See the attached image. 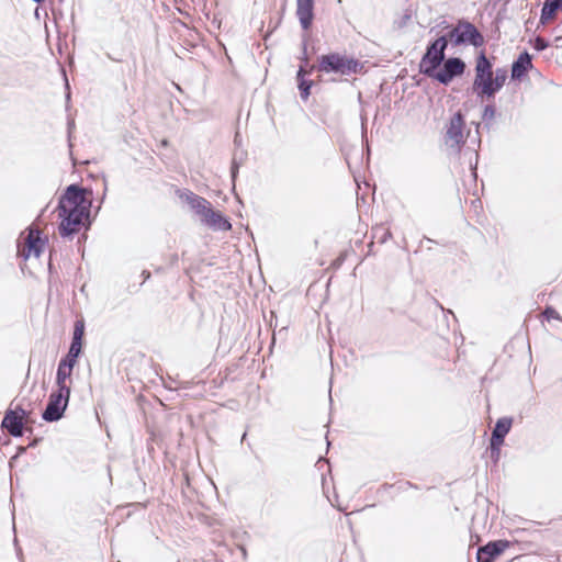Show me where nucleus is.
Masks as SVG:
<instances>
[{"instance_id":"obj_26","label":"nucleus","mask_w":562,"mask_h":562,"mask_svg":"<svg viewBox=\"0 0 562 562\" xmlns=\"http://www.w3.org/2000/svg\"><path fill=\"white\" fill-rule=\"evenodd\" d=\"M505 436L492 432L490 446L502 447L504 443Z\"/></svg>"},{"instance_id":"obj_20","label":"nucleus","mask_w":562,"mask_h":562,"mask_svg":"<svg viewBox=\"0 0 562 562\" xmlns=\"http://www.w3.org/2000/svg\"><path fill=\"white\" fill-rule=\"evenodd\" d=\"M495 92L499 91L507 79V70L498 68L493 75Z\"/></svg>"},{"instance_id":"obj_1","label":"nucleus","mask_w":562,"mask_h":562,"mask_svg":"<svg viewBox=\"0 0 562 562\" xmlns=\"http://www.w3.org/2000/svg\"><path fill=\"white\" fill-rule=\"evenodd\" d=\"M89 204L86 201L83 190L76 184L67 188L58 203L59 234L63 237H70L78 233L83 220L89 216Z\"/></svg>"},{"instance_id":"obj_33","label":"nucleus","mask_w":562,"mask_h":562,"mask_svg":"<svg viewBox=\"0 0 562 562\" xmlns=\"http://www.w3.org/2000/svg\"><path fill=\"white\" fill-rule=\"evenodd\" d=\"M560 9L562 10V4H561Z\"/></svg>"},{"instance_id":"obj_28","label":"nucleus","mask_w":562,"mask_h":562,"mask_svg":"<svg viewBox=\"0 0 562 562\" xmlns=\"http://www.w3.org/2000/svg\"><path fill=\"white\" fill-rule=\"evenodd\" d=\"M491 449V458L496 462L501 456V447L490 446Z\"/></svg>"},{"instance_id":"obj_24","label":"nucleus","mask_w":562,"mask_h":562,"mask_svg":"<svg viewBox=\"0 0 562 562\" xmlns=\"http://www.w3.org/2000/svg\"><path fill=\"white\" fill-rule=\"evenodd\" d=\"M548 45L549 44L544 38H542L540 36L535 38L533 48L536 50H538V52L544 50L548 47Z\"/></svg>"},{"instance_id":"obj_21","label":"nucleus","mask_w":562,"mask_h":562,"mask_svg":"<svg viewBox=\"0 0 562 562\" xmlns=\"http://www.w3.org/2000/svg\"><path fill=\"white\" fill-rule=\"evenodd\" d=\"M81 348H82V341L72 339L69 350H68V353H70L71 358L79 357V355L81 352Z\"/></svg>"},{"instance_id":"obj_11","label":"nucleus","mask_w":562,"mask_h":562,"mask_svg":"<svg viewBox=\"0 0 562 562\" xmlns=\"http://www.w3.org/2000/svg\"><path fill=\"white\" fill-rule=\"evenodd\" d=\"M178 195L190 206V209L200 217L201 221L212 206L206 199L193 193L190 190L179 191Z\"/></svg>"},{"instance_id":"obj_5","label":"nucleus","mask_w":562,"mask_h":562,"mask_svg":"<svg viewBox=\"0 0 562 562\" xmlns=\"http://www.w3.org/2000/svg\"><path fill=\"white\" fill-rule=\"evenodd\" d=\"M447 41L459 46L462 44H471L474 47H480L484 43L482 34L477 29L468 21H459L458 24L447 33Z\"/></svg>"},{"instance_id":"obj_32","label":"nucleus","mask_w":562,"mask_h":562,"mask_svg":"<svg viewBox=\"0 0 562 562\" xmlns=\"http://www.w3.org/2000/svg\"><path fill=\"white\" fill-rule=\"evenodd\" d=\"M235 142L240 143V139H238V136H235Z\"/></svg>"},{"instance_id":"obj_2","label":"nucleus","mask_w":562,"mask_h":562,"mask_svg":"<svg viewBox=\"0 0 562 562\" xmlns=\"http://www.w3.org/2000/svg\"><path fill=\"white\" fill-rule=\"evenodd\" d=\"M360 67L361 66L358 60L350 58L346 55H340L338 53L322 55L318 58L317 65V69L321 72H334L340 76H349L351 74H357Z\"/></svg>"},{"instance_id":"obj_4","label":"nucleus","mask_w":562,"mask_h":562,"mask_svg":"<svg viewBox=\"0 0 562 562\" xmlns=\"http://www.w3.org/2000/svg\"><path fill=\"white\" fill-rule=\"evenodd\" d=\"M448 46L447 36H440L431 42L420 60V71L426 76H431L445 60V50Z\"/></svg>"},{"instance_id":"obj_30","label":"nucleus","mask_w":562,"mask_h":562,"mask_svg":"<svg viewBox=\"0 0 562 562\" xmlns=\"http://www.w3.org/2000/svg\"><path fill=\"white\" fill-rule=\"evenodd\" d=\"M143 276L145 277V280L150 277V273L148 271H143Z\"/></svg>"},{"instance_id":"obj_27","label":"nucleus","mask_w":562,"mask_h":562,"mask_svg":"<svg viewBox=\"0 0 562 562\" xmlns=\"http://www.w3.org/2000/svg\"><path fill=\"white\" fill-rule=\"evenodd\" d=\"M77 358L78 357L71 358L70 353H67L66 357L59 361V363H65L68 366V368L74 369L75 364L77 363Z\"/></svg>"},{"instance_id":"obj_29","label":"nucleus","mask_w":562,"mask_h":562,"mask_svg":"<svg viewBox=\"0 0 562 562\" xmlns=\"http://www.w3.org/2000/svg\"><path fill=\"white\" fill-rule=\"evenodd\" d=\"M236 172H237V166L234 162L233 167H232V176H233V178L236 176Z\"/></svg>"},{"instance_id":"obj_14","label":"nucleus","mask_w":562,"mask_h":562,"mask_svg":"<svg viewBox=\"0 0 562 562\" xmlns=\"http://www.w3.org/2000/svg\"><path fill=\"white\" fill-rule=\"evenodd\" d=\"M201 222L214 231H229L232 228L231 222L221 212L214 211L212 206Z\"/></svg>"},{"instance_id":"obj_7","label":"nucleus","mask_w":562,"mask_h":562,"mask_svg":"<svg viewBox=\"0 0 562 562\" xmlns=\"http://www.w3.org/2000/svg\"><path fill=\"white\" fill-rule=\"evenodd\" d=\"M443 66L440 69H436L430 78L438 80L440 83L448 85L457 76L464 72L465 64L458 57H451L443 60Z\"/></svg>"},{"instance_id":"obj_12","label":"nucleus","mask_w":562,"mask_h":562,"mask_svg":"<svg viewBox=\"0 0 562 562\" xmlns=\"http://www.w3.org/2000/svg\"><path fill=\"white\" fill-rule=\"evenodd\" d=\"M43 248V241L40 237L37 229L30 228L27 236L25 237L24 246L19 249V254L24 258L29 259L31 256L38 258Z\"/></svg>"},{"instance_id":"obj_6","label":"nucleus","mask_w":562,"mask_h":562,"mask_svg":"<svg viewBox=\"0 0 562 562\" xmlns=\"http://www.w3.org/2000/svg\"><path fill=\"white\" fill-rule=\"evenodd\" d=\"M69 397L70 390L57 389L53 391L42 414L43 419L49 423L59 420L68 406Z\"/></svg>"},{"instance_id":"obj_15","label":"nucleus","mask_w":562,"mask_h":562,"mask_svg":"<svg viewBox=\"0 0 562 562\" xmlns=\"http://www.w3.org/2000/svg\"><path fill=\"white\" fill-rule=\"evenodd\" d=\"M532 67L531 56L525 52L519 55L512 67V78L520 79Z\"/></svg>"},{"instance_id":"obj_31","label":"nucleus","mask_w":562,"mask_h":562,"mask_svg":"<svg viewBox=\"0 0 562 562\" xmlns=\"http://www.w3.org/2000/svg\"><path fill=\"white\" fill-rule=\"evenodd\" d=\"M235 142L240 143V139H238V136H235Z\"/></svg>"},{"instance_id":"obj_8","label":"nucleus","mask_w":562,"mask_h":562,"mask_svg":"<svg viewBox=\"0 0 562 562\" xmlns=\"http://www.w3.org/2000/svg\"><path fill=\"white\" fill-rule=\"evenodd\" d=\"M463 127H464V119L461 112L454 113L448 125H447V132H446V142L451 147L460 148V145L464 143V134H463Z\"/></svg>"},{"instance_id":"obj_16","label":"nucleus","mask_w":562,"mask_h":562,"mask_svg":"<svg viewBox=\"0 0 562 562\" xmlns=\"http://www.w3.org/2000/svg\"><path fill=\"white\" fill-rule=\"evenodd\" d=\"M561 4L562 0H544L541 10L540 23L543 25L548 24L555 16Z\"/></svg>"},{"instance_id":"obj_19","label":"nucleus","mask_w":562,"mask_h":562,"mask_svg":"<svg viewBox=\"0 0 562 562\" xmlns=\"http://www.w3.org/2000/svg\"><path fill=\"white\" fill-rule=\"evenodd\" d=\"M512 424H513L512 418H508V417L499 418L496 422L495 427L492 432L506 437V435L509 432V430L512 428Z\"/></svg>"},{"instance_id":"obj_18","label":"nucleus","mask_w":562,"mask_h":562,"mask_svg":"<svg viewBox=\"0 0 562 562\" xmlns=\"http://www.w3.org/2000/svg\"><path fill=\"white\" fill-rule=\"evenodd\" d=\"M305 75H306V71L301 66L297 71V81H299L300 95L303 100H307V98L310 95V90L313 86V81L305 79Z\"/></svg>"},{"instance_id":"obj_3","label":"nucleus","mask_w":562,"mask_h":562,"mask_svg":"<svg viewBox=\"0 0 562 562\" xmlns=\"http://www.w3.org/2000/svg\"><path fill=\"white\" fill-rule=\"evenodd\" d=\"M492 64L482 53L476 59L473 90L479 97L493 98L495 95Z\"/></svg>"},{"instance_id":"obj_13","label":"nucleus","mask_w":562,"mask_h":562,"mask_svg":"<svg viewBox=\"0 0 562 562\" xmlns=\"http://www.w3.org/2000/svg\"><path fill=\"white\" fill-rule=\"evenodd\" d=\"M296 16L301 27L308 31L314 19V0H296Z\"/></svg>"},{"instance_id":"obj_9","label":"nucleus","mask_w":562,"mask_h":562,"mask_svg":"<svg viewBox=\"0 0 562 562\" xmlns=\"http://www.w3.org/2000/svg\"><path fill=\"white\" fill-rule=\"evenodd\" d=\"M27 417L26 411L16 408L5 413L2 427L5 428L13 437H21L23 434V420Z\"/></svg>"},{"instance_id":"obj_10","label":"nucleus","mask_w":562,"mask_h":562,"mask_svg":"<svg viewBox=\"0 0 562 562\" xmlns=\"http://www.w3.org/2000/svg\"><path fill=\"white\" fill-rule=\"evenodd\" d=\"M510 542L507 540L491 541L487 544L480 547L476 553L477 562H493L499 557L507 548Z\"/></svg>"},{"instance_id":"obj_17","label":"nucleus","mask_w":562,"mask_h":562,"mask_svg":"<svg viewBox=\"0 0 562 562\" xmlns=\"http://www.w3.org/2000/svg\"><path fill=\"white\" fill-rule=\"evenodd\" d=\"M72 369L68 368L65 363H59L56 374V386L61 390H70V376Z\"/></svg>"},{"instance_id":"obj_23","label":"nucleus","mask_w":562,"mask_h":562,"mask_svg":"<svg viewBox=\"0 0 562 562\" xmlns=\"http://www.w3.org/2000/svg\"><path fill=\"white\" fill-rule=\"evenodd\" d=\"M543 316L547 321L561 319L559 313L553 307H547L543 312Z\"/></svg>"},{"instance_id":"obj_22","label":"nucleus","mask_w":562,"mask_h":562,"mask_svg":"<svg viewBox=\"0 0 562 562\" xmlns=\"http://www.w3.org/2000/svg\"><path fill=\"white\" fill-rule=\"evenodd\" d=\"M495 106L487 104L483 111V120L492 121L495 117Z\"/></svg>"},{"instance_id":"obj_25","label":"nucleus","mask_w":562,"mask_h":562,"mask_svg":"<svg viewBox=\"0 0 562 562\" xmlns=\"http://www.w3.org/2000/svg\"><path fill=\"white\" fill-rule=\"evenodd\" d=\"M82 336H83V324L80 322H77L75 325L72 339L82 341Z\"/></svg>"}]
</instances>
